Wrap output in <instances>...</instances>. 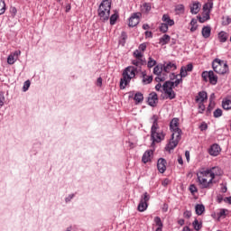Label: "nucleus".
Returning <instances> with one entry per match:
<instances>
[{
    "label": "nucleus",
    "instance_id": "nucleus-1",
    "mask_svg": "<svg viewBox=\"0 0 231 231\" xmlns=\"http://www.w3.org/2000/svg\"><path fill=\"white\" fill-rule=\"evenodd\" d=\"M217 171H219V167L202 168L197 172V180L200 189H212L214 180L219 174Z\"/></svg>",
    "mask_w": 231,
    "mask_h": 231
},
{
    "label": "nucleus",
    "instance_id": "nucleus-2",
    "mask_svg": "<svg viewBox=\"0 0 231 231\" xmlns=\"http://www.w3.org/2000/svg\"><path fill=\"white\" fill-rule=\"evenodd\" d=\"M170 131L172 133L171 137L169 140L168 143L165 146V151L171 152V151H174L178 144L180 143V140H181L182 132L180 129V118L174 117L170 122Z\"/></svg>",
    "mask_w": 231,
    "mask_h": 231
},
{
    "label": "nucleus",
    "instance_id": "nucleus-3",
    "mask_svg": "<svg viewBox=\"0 0 231 231\" xmlns=\"http://www.w3.org/2000/svg\"><path fill=\"white\" fill-rule=\"evenodd\" d=\"M158 120H160L158 115H153L150 118V122L152 124L150 131L152 145H154L156 143H162V142L165 140V136H167V133L162 128H160Z\"/></svg>",
    "mask_w": 231,
    "mask_h": 231
},
{
    "label": "nucleus",
    "instance_id": "nucleus-4",
    "mask_svg": "<svg viewBox=\"0 0 231 231\" xmlns=\"http://www.w3.org/2000/svg\"><path fill=\"white\" fill-rule=\"evenodd\" d=\"M138 68L134 66H128L123 70V78L120 79V88L125 89L128 84H131V80L136 77Z\"/></svg>",
    "mask_w": 231,
    "mask_h": 231
},
{
    "label": "nucleus",
    "instance_id": "nucleus-5",
    "mask_svg": "<svg viewBox=\"0 0 231 231\" xmlns=\"http://www.w3.org/2000/svg\"><path fill=\"white\" fill-rule=\"evenodd\" d=\"M183 82V79H176L175 81H165L162 85V89L164 92V95L168 97L170 100H173V98H176V93L174 92V88H178L180 84Z\"/></svg>",
    "mask_w": 231,
    "mask_h": 231
},
{
    "label": "nucleus",
    "instance_id": "nucleus-6",
    "mask_svg": "<svg viewBox=\"0 0 231 231\" xmlns=\"http://www.w3.org/2000/svg\"><path fill=\"white\" fill-rule=\"evenodd\" d=\"M113 0H102L97 9V14L101 21H108L111 15V3Z\"/></svg>",
    "mask_w": 231,
    "mask_h": 231
},
{
    "label": "nucleus",
    "instance_id": "nucleus-7",
    "mask_svg": "<svg viewBox=\"0 0 231 231\" xmlns=\"http://www.w3.org/2000/svg\"><path fill=\"white\" fill-rule=\"evenodd\" d=\"M212 68L213 71H215V73H217L218 75H226L230 71V69L228 68V64L226 63V61L219 59H215L213 60Z\"/></svg>",
    "mask_w": 231,
    "mask_h": 231
},
{
    "label": "nucleus",
    "instance_id": "nucleus-8",
    "mask_svg": "<svg viewBox=\"0 0 231 231\" xmlns=\"http://www.w3.org/2000/svg\"><path fill=\"white\" fill-rule=\"evenodd\" d=\"M153 75H156L155 82H165L167 80V74L163 71V65H156L153 68Z\"/></svg>",
    "mask_w": 231,
    "mask_h": 231
},
{
    "label": "nucleus",
    "instance_id": "nucleus-9",
    "mask_svg": "<svg viewBox=\"0 0 231 231\" xmlns=\"http://www.w3.org/2000/svg\"><path fill=\"white\" fill-rule=\"evenodd\" d=\"M150 199H151V195H149V193H147V192H144L141 196L140 202L137 206V210L139 212H145V210H147V208H149Z\"/></svg>",
    "mask_w": 231,
    "mask_h": 231
},
{
    "label": "nucleus",
    "instance_id": "nucleus-10",
    "mask_svg": "<svg viewBox=\"0 0 231 231\" xmlns=\"http://www.w3.org/2000/svg\"><path fill=\"white\" fill-rule=\"evenodd\" d=\"M201 77L204 82H209L211 86H216V84H217V75H216L213 70L203 71Z\"/></svg>",
    "mask_w": 231,
    "mask_h": 231
},
{
    "label": "nucleus",
    "instance_id": "nucleus-11",
    "mask_svg": "<svg viewBox=\"0 0 231 231\" xmlns=\"http://www.w3.org/2000/svg\"><path fill=\"white\" fill-rule=\"evenodd\" d=\"M140 19H142V13H134L128 20V26L130 28L138 26V24H140Z\"/></svg>",
    "mask_w": 231,
    "mask_h": 231
},
{
    "label": "nucleus",
    "instance_id": "nucleus-12",
    "mask_svg": "<svg viewBox=\"0 0 231 231\" xmlns=\"http://www.w3.org/2000/svg\"><path fill=\"white\" fill-rule=\"evenodd\" d=\"M162 69L164 73H166L167 77H169V73H171V71H175V69H178V67L176 66V63H172L169 61V62H165L162 65Z\"/></svg>",
    "mask_w": 231,
    "mask_h": 231
},
{
    "label": "nucleus",
    "instance_id": "nucleus-13",
    "mask_svg": "<svg viewBox=\"0 0 231 231\" xmlns=\"http://www.w3.org/2000/svg\"><path fill=\"white\" fill-rule=\"evenodd\" d=\"M140 79H142V84L143 86H147L148 84H151L152 82V75H147L146 70H143L141 72Z\"/></svg>",
    "mask_w": 231,
    "mask_h": 231
},
{
    "label": "nucleus",
    "instance_id": "nucleus-14",
    "mask_svg": "<svg viewBox=\"0 0 231 231\" xmlns=\"http://www.w3.org/2000/svg\"><path fill=\"white\" fill-rule=\"evenodd\" d=\"M147 103L151 107H156V104H158V94H156V92L150 93Z\"/></svg>",
    "mask_w": 231,
    "mask_h": 231
},
{
    "label": "nucleus",
    "instance_id": "nucleus-15",
    "mask_svg": "<svg viewBox=\"0 0 231 231\" xmlns=\"http://www.w3.org/2000/svg\"><path fill=\"white\" fill-rule=\"evenodd\" d=\"M157 169L161 174H163L167 171V161L163 158H160L157 161Z\"/></svg>",
    "mask_w": 231,
    "mask_h": 231
},
{
    "label": "nucleus",
    "instance_id": "nucleus-16",
    "mask_svg": "<svg viewBox=\"0 0 231 231\" xmlns=\"http://www.w3.org/2000/svg\"><path fill=\"white\" fill-rule=\"evenodd\" d=\"M194 69V65L192 63H189L187 66H183L180 68V77L185 78L187 77L188 73Z\"/></svg>",
    "mask_w": 231,
    "mask_h": 231
},
{
    "label": "nucleus",
    "instance_id": "nucleus-17",
    "mask_svg": "<svg viewBox=\"0 0 231 231\" xmlns=\"http://www.w3.org/2000/svg\"><path fill=\"white\" fill-rule=\"evenodd\" d=\"M132 64L133 66H135L138 70L142 69V66H145V64H147V60H145V59L135 58L134 60H132Z\"/></svg>",
    "mask_w": 231,
    "mask_h": 231
},
{
    "label": "nucleus",
    "instance_id": "nucleus-18",
    "mask_svg": "<svg viewBox=\"0 0 231 231\" xmlns=\"http://www.w3.org/2000/svg\"><path fill=\"white\" fill-rule=\"evenodd\" d=\"M152 156H154V152L152 150L146 151L142 157L143 163H149V162L152 160Z\"/></svg>",
    "mask_w": 231,
    "mask_h": 231
},
{
    "label": "nucleus",
    "instance_id": "nucleus-19",
    "mask_svg": "<svg viewBox=\"0 0 231 231\" xmlns=\"http://www.w3.org/2000/svg\"><path fill=\"white\" fill-rule=\"evenodd\" d=\"M208 98V96L207 92L206 91H200L197 95V97L195 98V102L197 104H201V103L205 102V100H207Z\"/></svg>",
    "mask_w": 231,
    "mask_h": 231
},
{
    "label": "nucleus",
    "instance_id": "nucleus-20",
    "mask_svg": "<svg viewBox=\"0 0 231 231\" xmlns=\"http://www.w3.org/2000/svg\"><path fill=\"white\" fill-rule=\"evenodd\" d=\"M162 21L164 24H166L169 27H172L175 24L174 19L171 18V16L167 14L162 15Z\"/></svg>",
    "mask_w": 231,
    "mask_h": 231
},
{
    "label": "nucleus",
    "instance_id": "nucleus-21",
    "mask_svg": "<svg viewBox=\"0 0 231 231\" xmlns=\"http://www.w3.org/2000/svg\"><path fill=\"white\" fill-rule=\"evenodd\" d=\"M210 156H218L221 152V147L218 144H212L208 151Z\"/></svg>",
    "mask_w": 231,
    "mask_h": 231
},
{
    "label": "nucleus",
    "instance_id": "nucleus-22",
    "mask_svg": "<svg viewBox=\"0 0 231 231\" xmlns=\"http://www.w3.org/2000/svg\"><path fill=\"white\" fill-rule=\"evenodd\" d=\"M201 9V4L199 2H193L190 5V12L193 15L199 14V10Z\"/></svg>",
    "mask_w": 231,
    "mask_h": 231
},
{
    "label": "nucleus",
    "instance_id": "nucleus-23",
    "mask_svg": "<svg viewBox=\"0 0 231 231\" xmlns=\"http://www.w3.org/2000/svg\"><path fill=\"white\" fill-rule=\"evenodd\" d=\"M201 33L204 39H208V37H210V33H212V28L210 25L204 26L202 28Z\"/></svg>",
    "mask_w": 231,
    "mask_h": 231
},
{
    "label": "nucleus",
    "instance_id": "nucleus-24",
    "mask_svg": "<svg viewBox=\"0 0 231 231\" xmlns=\"http://www.w3.org/2000/svg\"><path fill=\"white\" fill-rule=\"evenodd\" d=\"M222 107L226 111H228L231 109V97H225L222 100Z\"/></svg>",
    "mask_w": 231,
    "mask_h": 231
},
{
    "label": "nucleus",
    "instance_id": "nucleus-25",
    "mask_svg": "<svg viewBox=\"0 0 231 231\" xmlns=\"http://www.w3.org/2000/svg\"><path fill=\"white\" fill-rule=\"evenodd\" d=\"M217 37H218V41L219 42H226V41H228V33L225 31H221L218 32L217 34Z\"/></svg>",
    "mask_w": 231,
    "mask_h": 231
},
{
    "label": "nucleus",
    "instance_id": "nucleus-26",
    "mask_svg": "<svg viewBox=\"0 0 231 231\" xmlns=\"http://www.w3.org/2000/svg\"><path fill=\"white\" fill-rule=\"evenodd\" d=\"M213 8H214V2H212V0H209L208 3L204 4L203 12H207L210 14Z\"/></svg>",
    "mask_w": 231,
    "mask_h": 231
},
{
    "label": "nucleus",
    "instance_id": "nucleus-27",
    "mask_svg": "<svg viewBox=\"0 0 231 231\" xmlns=\"http://www.w3.org/2000/svg\"><path fill=\"white\" fill-rule=\"evenodd\" d=\"M169 42H171V36L169 34H164L159 39V44H162V46H165V44H169Z\"/></svg>",
    "mask_w": 231,
    "mask_h": 231
},
{
    "label": "nucleus",
    "instance_id": "nucleus-28",
    "mask_svg": "<svg viewBox=\"0 0 231 231\" xmlns=\"http://www.w3.org/2000/svg\"><path fill=\"white\" fill-rule=\"evenodd\" d=\"M195 212L197 216H201L205 212V206L203 204H197L195 206Z\"/></svg>",
    "mask_w": 231,
    "mask_h": 231
},
{
    "label": "nucleus",
    "instance_id": "nucleus-29",
    "mask_svg": "<svg viewBox=\"0 0 231 231\" xmlns=\"http://www.w3.org/2000/svg\"><path fill=\"white\" fill-rule=\"evenodd\" d=\"M226 212H228V209L222 208L219 210L218 213H217V221H221V219H225L226 217Z\"/></svg>",
    "mask_w": 231,
    "mask_h": 231
},
{
    "label": "nucleus",
    "instance_id": "nucleus-30",
    "mask_svg": "<svg viewBox=\"0 0 231 231\" xmlns=\"http://www.w3.org/2000/svg\"><path fill=\"white\" fill-rule=\"evenodd\" d=\"M134 100L135 104H142L143 102V94L137 92L134 94Z\"/></svg>",
    "mask_w": 231,
    "mask_h": 231
},
{
    "label": "nucleus",
    "instance_id": "nucleus-31",
    "mask_svg": "<svg viewBox=\"0 0 231 231\" xmlns=\"http://www.w3.org/2000/svg\"><path fill=\"white\" fill-rule=\"evenodd\" d=\"M176 15H181V14H185V5L180 4L175 6Z\"/></svg>",
    "mask_w": 231,
    "mask_h": 231
},
{
    "label": "nucleus",
    "instance_id": "nucleus-32",
    "mask_svg": "<svg viewBox=\"0 0 231 231\" xmlns=\"http://www.w3.org/2000/svg\"><path fill=\"white\" fill-rule=\"evenodd\" d=\"M190 32H196V30H198V20H196L195 18L191 19L190 21Z\"/></svg>",
    "mask_w": 231,
    "mask_h": 231
},
{
    "label": "nucleus",
    "instance_id": "nucleus-33",
    "mask_svg": "<svg viewBox=\"0 0 231 231\" xmlns=\"http://www.w3.org/2000/svg\"><path fill=\"white\" fill-rule=\"evenodd\" d=\"M156 64H157V62L154 59H152V57L148 58L147 68L149 69H151V68H154V66H156Z\"/></svg>",
    "mask_w": 231,
    "mask_h": 231
},
{
    "label": "nucleus",
    "instance_id": "nucleus-34",
    "mask_svg": "<svg viewBox=\"0 0 231 231\" xmlns=\"http://www.w3.org/2000/svg\"><path fill=\"white\" fill-rule=\"evenodd\" d=\"M159 30L162 32V33H167V32H169V25H167V23H162L159 26Z\"/></svg>",
    "mask_w": 231,
    "mask_h": 231
},
{
    "label": "nucleus",
    "instance_id": "nucleus-35",
    "mask_svg": "<svg viewBox=\"0 0 231 231\" xmlns=\"http://www.w3.org/2000/svg\"><path fill=\"white\" fill-rule=\"evenodd\" d=\"M125 41H127V33H125V32H123L121 33V38L119 40V44H122V46H125Z\"/></svg>",
    "mask_w": 231,
    "mask_h": 231
},
{
    "label": "nucleus",
    "instance_id": "nucleus-36",
    "mask_svg": "<svg viewBox=\"0 0 231 231\" xmlns=\"http://www.w3.org/2000/svg\"><path fill=\"white\" fill-rule=\"evenodd\" d=\"M210 19V13H207L203 11L202 18H199V23H205V21H208Z\"/></svg>",
    "mask_w": 231,
    "mask_h": 231
},
{
    "label": "nucleus",
    "instance_id": "nucleus-37",
    "mask_svg": "<svg viewBox=\"0 0 231 231\" xmlns=\"http://www.w3.org/2000/svg\"><path fill=\"white\" fill-rule=\"evenodd\" d=\"M6 12V4L5 0H0V15H3Z\"/></svg>",
    "mask_w": 231,
    "mask_h": 231
},
{
    "label": "nucleus",
    "instance_id": "nucleus-38",
    "mask_svg": "<svg viewBox=\"0 0 231 231\" xmlns=\"http://www.w3.org/2000/svg\"><path fill=\"white\" fill-rule=\"evenodd\" d=\"M213 116H214V118H219V117L223 116V110L221 108H217L213 112Z\"/></svg>",
    "mask_w": 231,
    "mask_h": 231
},
{
    "label": "nucleus",
    "instance_id": "nucleus-39",
    "mask_svg": "<svg viewBox=\"0 0 231 231\" xmlns=\"http://www.w3.org/2000/svg\"><path fill=\"white\" fill-rule=\"evenodd\" d=\"M134 59H145L143 57V52H142V51H138V49L134 51Z\"/></svg>",
    "mask_w": 231,
    "mask_h": 231
},
{
    "label": "nucleus",
    "instance_id": "nucleus-40",
    "mask_svg": "<svg viewBox=\"0 0 231 231\" xmlns=\"http://www.w3.org/2000/svg\"><path fill=\"white\" fill-rule=\"evenodd\" d=\"M116 21H118V14H114L110 16V24L111 26H114V24H116Z\"/></svg>",
    "mask_w": 231,
    "mask_h": 231
},
{
    "label": "nucleus",
    "instance_id": "nucleus-41",
    "mask_svg": "<svg viewBox=\"0 0 231 231\" xmlns=\"http://www.w3.org/2000/svg\"><path fill=\"white\" fill-rule=\"evenodd\" d=\"M142 10L144 12V14H149V12L152 10L151 5L149 3H144Z\"/></svg>",
    "mask_w": 231,
    "mask_h": 231
},
{
    "label": "nucleus",
    "instance_id": "nucleus-42",
    "mask_svg": "<svg viewBox=\"0 0 231 231\" xmlns=\"http://www.w3.org/2000/svg\"><path fill=\"white\" fill-rule=\"evenodd\" d=\"M17 60V58H14L13 54H10L8 57H7V63L10 64L11 66L13 64H15Z\"/></svg>",
    "mask_w": 231,
    "mask_h": 231
},
{
    "label": "nucleus",
    "instance_id": "nucleus-43",
    "mask_svg": "<svg viewBox=\"0 0 231 231\" xmlns=\"http://www.w3.org/2000/svg\"><path fill=\"white\" fill-rule=\"evenodd\" d=\"M223 21H222V24L223 26H228V24H231V18L230 16H223L222 17Z\"/></svg>",
    "mask_w": 231,
    "mask_h": 231
},
{
    "label": "nucleus",
    "instance_id": "nucleus-44",
    "mask_svg": "<svg viewBox=\"0 0 231 231\" xmlns=\"http://www.w3.org/2000/svg\"><path fill=\"white\" fill-rule=\"evenodd\" d=\"M154 223L157 227L163 226V223L162 222V218H160V217H154Z\"/></svg>",
    "mask_w": 231,
    "mask_h": 231
},
{
    "label": "nucleus",
    "instance_id": "nucleus-45",
    "mask_svg": "<svg viewBox=\"0 0 231 231\" xmlns=\"http://www.w3.org/2000/svg\"><path fill=\"white\" fill-rule=\"evenodd\" d=\"M193 225V228H195V230H201V224L199 223V221H198V219H195V221L192 223Z\"/></svg>",
    "mask_w": 231,
    "mask_h": 231
},
{
    "label": "nucleus",
    "instance_id": "nucleus-46",
    "mask_svg": "<svg viewBox=\"0 0 231 231\" xmlns=\"http://www.w3.org/2000/svg\"><path fill=\"white\" fill-rule=\"evenodd\" d=\"M31 84H32V83L30 82V80H26V81L23 83V92L28 91V89H30Z\"/></svg>",
    "mask_w": 231,
    "mask_h": 231
},
{
    "label": "nucleus",
    "instance_id": "nucleus-47",
    "mask_svg": "<svg viewBox=\"0 0 231 231\" xmlns=\"http://www.w3.org/2000/svg\"><path fill=\"white\" fill-rule=\"evenodd\" d=\"M189 189L191 194H196V192H198V187L194 184H190Z\"/></svg>",
    "mask_w": 231,
    "mask_h": 231
},
{
    "label": "nucleus",
    "instance_id": "nucleus-48",
    "mask_svg": "<svg viewBox=\"0 0 231 231\" xmlns=\"http://www.w3.org/2000/svg\"><path fill=\"white\" fill-rule=\"evenodd\" d=\"M137 50L143 53V51H145V50H147V44L146 43H141Z\"/></svg>",
    "mask_w": 231,
    "mask_h": 231
},
{
    "label": "nucleus",
    "instance_id": "nucleus-49",
    "mask_svg": "<svg viewBox=\"0 0 231 231\" xmlns=\"http://www.w3.org/2000/svg\"><path fill=\"white\" fill-rule=\"evenodd\" d=\"M199 104V113L202 114L205 111V104L198 103Z\"/></svg>",
    "mask_w": 231,
    "mask_h": 231
},
{
    "label": "nucleus",
    "instance_id": "nucleus-50",
    "mask_svg": "<svg viewBox=\"0 0 231 231\" xmlns=\"http://www.w3.org/2000/svg\"><path fill=\"white\" fill-rule=\"evenodd\" d=\"M199 129H200V131H207V129H208V125H207V123H202L199 125Z\"/></svg>",
    "mask_w": 231,
    "mask_h": 231
},
{
    "label": "nucleus",
    "instance_id": "nucleus-51",
    "mask_svg": "<svg viewBox=\"0 0 231 231\" xmlns=\"http://www.w3.org/2000/svg\"><path fill=\"white\" fill-rule=\"evenodd\" d=\"M5 95L4 94H0V107H3L5 106Z\"/></svg>",
    "mask_w": 231,
    "mask_h": 231
},
{
    "label": "nucleus",
    "instance_id": "nucleus-52",
    "mask_svg": "<svg viewBox=\"0 0 231 231\" xmlns=\"http://www.w3.org/2000/svg\"><path fill=\"white\" fill-rule=\"evenodd\" d=\"M155 89L156 91H161V93L163 91V86H162V83H158L156 86H155Z\"/></svg>",
    "mask_w": 231,
    "mask_h": 231
},
{
    "label": "nucleus",
    "instance_id": "nucleus-53",
    "mask_svg": "<svg viewBox=\"0 0 231 231\" xmlns=\"http://www.w3.org/2000/svg\"><path fill=\"white\" fill-rule=\"evenodd\" d=\"M74 198H75V194H70V195H69V196L65 199V201H66L67 203H69V201H71Z\"/></svg>",
    "mask_w": 231,
    "mask_h": 231
},
{
    "label": "nucleus",
    "instance_id": "nucleus-54",
    "mask_svg": "<svg viewBox=\"0 0 231 231\" xmlns=\"http://www.w3.org/2000/svg\"><path fill=\"white\" fill-rule=\"evenodd\" d=\"M217 203H222L223 201H225V199L223 198V195H217Z\"/></svg>",
    "mask_w": 231,
    "mask_h": 231
},
{
    "label": "nucleus",
    "instance_id": "nucleus-55",
    "mask_svg": "<svg viewBox=\"0 0 231 231\" xmlns=\"http://www.w3.org/2000/svg\"><path fill=\"white\" fill-rule=\"evenodd\" d=\"M11 55H14V58L17 60L19 55H21V51H15L14 53H11Z\"/></svg>",
    "mask_w": 231,
    "mask_h": 231
},
{
    "label": "nucleus",
    "instance_id": "nucleus-56",
    "mask_svg": "<svg viewBox=\"0 0 231 231\" xmlns=\"http://www.w3.org/2000/svg\"><path fill=\"white\" fill-rule=\"evenodd\" d=\"M192 217V213L189 210L184 212V217H187L188 219Z\"/></svg>",
    "mask_w": 231,
    "mask_h": 231
},
{
    "label": "nucleus",
    "instance_id": "nucleus-57",
    "mask_svg": "<svg viewBox=\"0 0 231 231\" xmlns=\"http://www.w3.org/2000/svg\"><path fill=\"white\" fill-rule=\"evenodd\" d=\"M144 33H145V37L152 39V32L146 31Z\"/></svg>",
    "mask_w": 231,
    "mask_h": 231
},
{
    "label": "nucleus",
    "instance_id": "nucleus-58",
    "mask_svg": "<svg viewBox=\"0 0 231 231\" xmlns=\"http://www.w3.org/2000/svg\"><path fill=\"white\" fill-rule=\"evenodd\" d=\"M185 157H186L187 162H190V152L186 151Z\"/></svg>",
    "mask_w": 231,
    "mask_h": 231
},
{
    "label": "nucleus",
    "instance_id": "nucleus-59",
    "mask_svg": "<svg viewBox=\"0 0 231 231\" xmlns=\"http://www.w3.org/2000/svg\"><path fill=\"white\" fill-rule=\"evenodd\" d=\"M224 201H225V203H229V205H231V197H226L224 199Z\"/></svg>",
    "mask_w": 231,
    "mask_h": 231
},
{
    "label": "nucleus",
    "instance_id": "nucleus-60",
    "mask_svg": "<svg viewBox=\"0 0 231 231\" xmlns=\"http://www.w3.org/2000/svg\"><path fill=\"white\" fill-rule=\"evenodd\" d=\"M220 190H221V192H222L223 194H225V192H226V190H227L226 185H222Z\"/></svg>",
    "mask_w": 231,
    "mask_h": 231
},
{
    "label": "nucleus",
    "instance_id": "nucleus-61",
    "mask_svg": "<svg viewBox=\"0 0 231 231\" xmlns=\"http://www.w3.org/2000/svg\"><path fill=\"white\" fill-rule=\"evenodd\" d=\"M97 86H99V88L102 87V78L97 79Z\"/></svg>",
    "mask_w": 231,
    "mask_h": 231
},
{
    "label": "nucleus",
    "instance_id": "nucleus-62",
    "mask_svg": "<svg viewBox=\"0 0 231 231\" xmlns=\"http://www.w3.org/2000/svg\"><path fill=\"white\" fill-rule=\"evenodd\" d=\"M178 163H180V165H183V158L181 156L178 157Z\"/></svg>",
    "mask_w": 231,
    "mask_h": 231
},
{
    "label": "nucleus",
    "instance_id": "nucleus-63",
    "mask_svg": "<svg viewBox=\"0 0 231 231\" xmlns=\"http://www.w3.org/2000/svg\"><path fill=\"white\" fill-rule=\"evenodd\" d=\"M11 14H13V15H15L17 14V9L15 7H12Z\"/></svg>",
    "mask_w": 231,
    "mask_h": 231
},
{
    "label": "nucleus",
    "instance_id": "nucleus-64",
    "mask_svg": "<svg viewBox=\"0 0 231 231\" xmlns=\"http://www.w3.org/2000/svg\"><path fill=\"white\" fill-rule=\"evenodd\" d=\"M149 28H151V27L149 26L148 23H144V24L143 25V30H149Z\"/></svg>",
    "mask_w": 231,
    "mask_h": 231
}]
</instances>
